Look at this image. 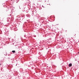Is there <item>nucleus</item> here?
Wrapping results in <instances>:
<instances>
[{
  "mask_svg": "<svg viewBox=\"0 0 79 79\" xmlns=\"http://www.w3.org/2000/svg\"><path fill=\"white\" fill-rule=\"evenodd\" d=\"M33 15H34V13H32V15L33 16Z\"/></svg>",
  "mask_w": 79,
  "mask_h": 79,
  "instance_id": "6",
  "label": "nucleus"
},
{
  "mask_svg": "<svg viewBox=\"0 0 79 79\" xmlns=\"http://www.w3.org/2000/svg\"><path fill=\"white\" fill-rule=\"evenodd\" d=\"M42 7H43V8H45V6H42Z\"/></svg>",
  "mask_w": 79,
  "mask_h": 79,
  "instance_id": "7",
  "label": "nucleus"
},
{
  "mask_svg": "<svg viewBox=\"0 0 79 79\" xmlns=\"http://www.w3.org/2000/svg\"><path fill=\"white\" fill-rule=\"evenodd\" d=\"M0 65H1V64H0Z\"/></svg>",
  "mask_w": 79,
  "mask_h": 79,
  "instance_id": "9",
  "label": "nucleus"
},
{
  "mask_svg": "<svg viewBox=\"0 0 79 79\" xmlns=\"http://www.w3.org/2000/svg\"><path fill=\"white\" fill-rule=\"evenodd\" d=\"M26 16H27V17H28V18H29V17H30V15H29V14L27 15Z\"/></svg>",
  "mask_w": 79,
  "mask_h": 79,
  "instance_id": "3",
  "label": "nucleus"
},
{
  "mask_svg": "<svg viewBox=\"0 0 79 79\" xmlns=\"http://www.w3.org/2000/svg\"><path fill=\"white\" fill-rule=\"evenodd\" d=\"M19 8L20 9H21V8H20V7H19Z\"/></svg>",
  "mask_w": 79,
  "mask_h": 79,
  "instance_id": "8",
  "label": "nucleus"
},
{
  "mask_svg": "<svg viewBox=\"0 0 79 79\" xmlns=\"http://www.w3.org/2000/svg\"><path fill=\"white\" fill-rule=\"evenodd\" d=\"M69 67H71V66H72V64L71 63L69 64Z\"/></svg>",
  "mask_w": 79,
  "mask_h": 79,
  "instance_id": "2",
  "label": "nucleus"
},
{
  "mask_svg": "<svg viewBox=\"0 0 79 79\" xmlns=\"http://www.w3.org/2000/svg\"><path fill=\"white\" fill-rule=\"evenodd\" d=\"M15 52H16V51H15V50H14V51H12V53H15Z\"/></svg>",
  "mask_w": 79,
  "mask_h": 79,
  "instance_id": "4",
  "label": "nucleus"
},
{
  "mask_svg": "<svg viewBox=\"0 0 79 79\" xmlns=\"http://www.w3.org/2000/svg\"><path fill=\"white\" fill-rule=\"evenodd\" d=\"M6 59L7 60H9V59H11V57H8V58H7Z\"/></svg>",
  "mask_w": 79,
  "mask_h": 79,
  "instance_id": "5",
  "label": "nucleus"
},
{
  "mask_svg": "<svg viewBox=\"0 0 79 79\" xmlns=\"http://www.w3.org/2000/svg\"><path fill=\"white\" fill-rule=\"evenodd\" d=\"M25 8H26V6H25V5H24L22 6V9H25Z\"/></svg>",
  "mask_w": 79,
  "mask_h": 79,
  "instance_id": "1",
  "label": "nucleus"
}]
</instances>
